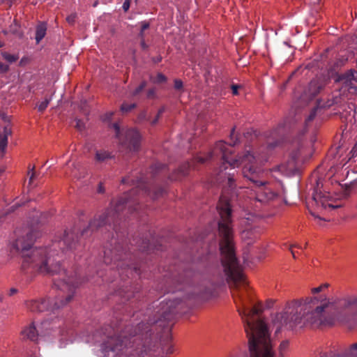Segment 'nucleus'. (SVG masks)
<instances>
[{"mask_svg": "<svg viewBox=\"0 0 357 357\" xmlns=\"http://www.w3.org/2000/svg\"><path fill=\"white\" fill-rule=\"evenodd\" d=\"M112 115H113V113H108V114H106V119H110L112 118Z\"/></svg>", "mask_w": 357, "mask_h": 357, "instance_id": "nucleus-52", "label": "nucleus"}, {"mask_svg": "<svg viewBox=\"0 0 357 357\" xmlns=\"http://www.w3.org/2000/svg\"><path fill=\"white\" fill-rule=\"evenodd\" d=\"M17 292V289H15V288H11V289H10V291H9L8 294H9V296H13V295L15 294Z\"/></svg>", "mask_w": 357, "mask_h": 357, "instance_id": "nucleus-49", "label": "nucleus"}, {"mask_svg": "<svg viewBox=\"0 0 357 357\" xmlns=\"http://www.w3.org/2000/svg\"><path fill=\"white\" fill-rule=\"evenodd\" d=\"M282 128L278 127L266 135V147H261L255 152L247 151L242 157L231 159L236 142L227 144L223 141L216 143L213 151L206 156L197 155L192 160L183 163L170 176L169 179L177 181L186 176L191 169H195L197 163L203 164L213 157L223 160L220 166L219 177L227 179V185L220 197L217 209L220 216L218 222V231L220 236V250L222 255V264L232 289V296L241 316L246 334H269L266 324L261 317L263 311L261 304L250 307L252 298L251 291L236 257L231 228V209L229 197H231L236 188V167L243 165V175L250 183V197L260 205H266L278 198V194L272 185L262 180L264 171L262 165L267 161L268 152L282 142Z\"/></svg>", "mask_w": 357, "mask_h": 357, "instance_id": "nucleus-1", "label": "nucleus"}, {"mask_svg": "<svg viewBox=\"0 0 357 357\" xmlns=\"http://www.w3.org/2000/svg\"><path fill=\"white\" fill-rule=\"evenodd\" d=\"M47 31V26L45 23H41L36 26V43H39L45 37Z\"/></svg>", "mask_w": 357, "mask_h": 357, "instance_id": "nucleus-17", "label": "nucleus"}, {"mask_svg": "<svg viewBox=\"0 0 357 357\" xmlns=\"http://www.w3.org/2000/svg\"><path fill=\"white\" fill-rule=\"evenodd\" d=\"M162 349L163 352H165L167 355L171 354L174 352L172 345L171 344H167L166 347H162Z\"/></svg>", "mask_w": 357, "mask_h": 357, "instance_id": "nucleus-31", "label": "nucleus"}, {"mask_svg": "<svg viewBox=\"0 0 357 357\" xmlns=\"http://www.w3.org/2000/svg\"><path fill=\"white\" fill-rule=\"evenodd\" d=\"M29 174H31L30 178H29V184H31L33 182V180L35 177L34 167H33L32 169H29Z\"/></svg>", "mask_w": 357, "mask_h": 357, "instance_id": "nucleus-39", "label": "nucleus"}, {"mask_svg": "<svg viewBox=\"0 0 357 357\" xmlns=\"http://www.w3.org/2000/svg\"><path fill=\"white\" fill-rule=\"evenodd\" d=\"M46 324H47L46 321L42 323L43 325H46Z\"/></svg>", "mask_w": 357, "mask_h": 357, "instance_id": "nucleus-59", "label": "nucleus"}, {"mask_svg": "<svg viewBox=\"0 0 357 357\" xmlns=\"http://www.w3.org/2000/svg\"><path fill=\"white\" fill-rule=\"evenodd\" d=\"M174 89L181 90L183 89V82L181 79L174 80Z\"/></svg>", "mask_w": 357, "mask_h": 357, "instance_id": "nucleus-34", "label": "nucleus"}, {"mask_svg": "<svg viewBox=\"0 0 357 357\" xmlns=\"http://www.w3.org/2000/svg\"><path fill=\"white\" fill-rule=\"evenodd\" d=\"M155 89H150L148 90L147 94H146L148 98H153L155 97Z\"/></svg>", "mask_w": 357, "mask_h": 357, "instance_id": "nucleus-37", "label": "nucleus"}, {"mask_svg": "<svg viewBox=\"0 0 357 357\" xmlns=\"http://www.w3.org/2000/svg\"><path fill=\"white\" fill-rule=\"evenodd\" d=\"M9 70V66L0 61V73H6Z\"/></svg>", "mask_w": 357, "mask_h": 357, "instance_id": "nucleus-33", "label": "nucleus"}, {"mask_svg": "<svg viewBox=\"0 0 357 357\" xmlns=\"http://www.w3.org/2000/svg\"><path fill=\"white\" fill-rule=\"evenodd\" d=\"M328 286H329V284L328 283L322 284L317 287L312 288L311 290V292L313 294L320 293V292L323 291L324 289H327L328 287Z\"/></svg>", "mask_w": 357, "mask_h": 357, "instance_id": "nucleus-27", "label": "nucleus"}, {"mask_svg": "<svg viewBox=\"0 0 357 357\" xmlns=\"http://www.w3.org/2000/svg\"><path fill=\"white\" fill-rule=\"evenodd\" d=\"M186 305L185 299L180 296L171 295L162 301L157 307L146 324L141 322L133 329L131 326H126L119 334L118 328L106 326L102 333L106 340L101 344L102 353H114L116 357H145L161 341L163 334L169 338L168 323L176 315L181 312Z\"/></svg>", "mask_w": 357, "mask_h": 357, "instance_id": "nucleus-3", "label": "nucleus"}, {"mask_svg": "<svg viewBox=\"0 0 357 357\" xmlns=\"http://www.w3.org/2000/svg\"><path fill=\"white\" fill-rule=\"evenodd\" d=\"M140 24H141V28H140L139 33L138 34V37L140 39H142V38H145V33L144 32L146 29H148L150 27V23L147 21H142V22H141Z\"/></svg>", "mask_w": 357, "mask_h": 357, "instance_id": "nucleus-21", "label": "nucleus"}, {"mask_svg": "<svg viewBox=\"0 0 357 357\" xmlns=\"http://www.w3.org/2000/svg\"><path fill=\"white\" fill-rule=\"evenodd\" d=\"M51 101V98H45L44 101L41 102L38 105V110L40 112H43L46 108L47 107L48 105L50 104Z\"/></svg>", "mask_w": 357, "mask_h": 357, "instance_id": "nucleus-26", "label": "nucleus"}, {"mask_svg": "<svg viewBox=\"0 0 357 357\" xmlns=\"http://www.w3.org/2000/svg\"><path fill=\"white\" fill-rule=\"evenodd\" d=\"M311 214L316 218H319V215H316L315 213L311 212Z\"/></svg>", "mask_w": 357, "mask_h": 357, "instance_id": "nucleus-55", "label": "nucleus"}, {"mask_svg": "<svg viewBox=\"0 0 357 357\" xmlns=\"http://www.w3.org/2000/svg\"><path fill=\"white\" fill-rule=\"evenodd\" d=\"M2 299H3L2 295L0 294V302H1Z\"/></svg>", "mask_w": 357, "mask_h": 357, "instance_id": "nucleus-58", "label": "nucleus"}, {"mask_svg": "<svg viewBox=\"0 0 357 357\" xmlns=\"http://www.w3.org/2000/svg\"><path fill=\"white\" fill-rule=\"evenodd\" d=\"M78 129L82 130L84 127V123L81 120H77L75 126Z\"/></svg>", "mask_w": 357, "mask_h": 357, "instance_id": "nucleus-44", "label": "nucleus"}, {"mask_svg": "<svg viewBox=\"0 0 357 357\" xmlns=\"http://www.w3.org/2000/svg\"><path fill=\"white\" fill-rule=\"evenodd\" d=\"M130 244L132 247H135L134 250H137L142 252H149L153 249V245L151 243L150 240L146 238L139 239L133 238L132 242H131Z\"/></svg>", "mask_w": 357, "mask_h": 357, "instance_id": "nucleus-11", "label": "nucleus"}, {"mask_svg": "<svg viewBox=\"0 0 357 357\" xmlns=\"http://www.w3.org/2000/svg\"><path fill=\"white\" fill-rule=\"evenodd\" d=\"M164 192V190L162 188L158 189L157 191H155L154 194V199H157L158 197L161 196Z\"/></svg>", "mask_w": 357, "mask_h": 357, "instance_id": "nucleus-41", "label": "nucleus"}, {"mask_svg": "<svg viewBox=\"0 0 357 357\" xmlns=\"http://www.w3.org/2000/svg\"><path fill=\"white\" fill-rule=\"evenodd\" d=\"M12 133L10 128L4 126L3 135H0V151H4L8 144V136Z\"/></svg>", "mask_w": 357, "mask_h": 357, "instance_id": "nucleus-16", "label": "nucleus"}, {"mask_svg": "<svg viewBox=\"0 0 357 357\" xmlns=\"http://www.w3.org/2000/svg\"><path fill=\"white\" fill-rule=\"evenodd\" d=\"M321 89V86H318V82L316 80H313L310 82L309 86V91L312 95L316 96Z\"/></svg>", "mask_w": 357, "mask_h": 357, "instance_id": "nucleus-19", "label": "nucleus"}, {"mask_svg": "<svg viewBox=\"0 0 357 357\" xmlns=\"http://www.w3.org/2000/svg\"><path fill=\"white\" fill-rule=\"evenodd\" d=\"M38 233L33 229H28L25 236L22 235L12 243L11 252H20L22 257L21 271L24 275L32 276L36 273L57 275L54 278V286L59 290L54 303L47 299L31 300L26 303L28 310L33 312H41L45 310L54 311L63 307L73 298L75 289L80 283L77 274L69 275L67 271L61 268L60 261L54 256H59L56 248H59L61 253L77 248L79 244L78 229L75 227L70 230H65L58 242H55L50 248H36L32 245Z\"/></svg>", "mask_w": 357, "mask_h": 357, "instance_id": "nucleus-2", "label": "nucleus"}, {"mask_svg": "<svg viewBox=\"0 0 357 357\" xmlns=\"http://www.w3.org/2000/svg\"><path fill=\"white\" fill-rule=\"evenodd\" d=\"M273 305V302L272 301L267 302V307H271Z\"/></svg>", "mask_w": 357, "mask_h": 357, "instance_id": "nucleus-53", "label": "nucleus"}, {"mask_svg": "<svg viewBox=\"0 0 357 357\" xmlns=\"http://www.w3.org/2000/svg\"><path fill=\"white\" fill-rule=\"evenodd\" d=\"M351 157L349 158V160L351 159V158L354 157L356 154H357V142L355 146L353 147L352 150L350 152Z\"/></svg>", "mask_w": 357, "mask_h": 357, "instance_id": "nucleus-40", "label": "nucleus"}, {"mask_svg": "<svg viewBox=\"0 0 357 357\" xmlns=\"http://www.w3.org/2000/svg\"><path fill=\"white\" fill-rule=\"evenodd\" d=\"M152 61L155 63H160L162 61V56H156V57H153L152 59Z\"/></svg>", "mask_w": 357, "mask_h": 357, "instance_id": "nucleus-47", "label": "nucleus"}, {"mask_svg": "<svg viewBox=\"0 0 357 357\" xmlns=\"http://www.w3.org/2000/svg\"><path fill=\"white\" fill-rule=\"evenodd\" d=\"M4 46V43L3 42L0 41V47H2Z\"/></svg>", "mask_w": 357, "mask_h": 357, "instance_id": "nucleus-57", "label": "nucleus"}, {"mask_svg": "<svg viewBox=\"0 0 357 357\" xmlns=\"http://www.w3.org/2000/svg\"><path fill=\"white\" fill-rule=\"evenodd\" d=\"M146 86V82L143 81L141 84L134 90L132 95L137 96L141 91H142Z\"/></svg>", "mask_w": 357, "mask_h": 357, "instance_id": "nucleus-29", "label": "nucleus"}, {"mask_svg": "<svg viewBox=\"0 0 357 357\" xmlns=\"http://www.w3.org/2000/svg\"><path fill=\"white\" fill-rule=\"evenodd\" d=\"M293 248H297L298 249H301V246L299 244H293V245H291L289 248L290 252H291V255H292V256H293V257L294 259H296V257L294 251L292 250Z\"/></svg>", "mask_w": 357, "mask_h": 357, "instance_id": "nucleus-35", "label": "nucleus"}, {"mask_svg": "<svg viewBox=\"0 0 357 357\" xmlns=\"http://www.w3.org/2000/svg\"><path fill=\"white\" fill-rule=\"evenodd\" d=\"M1 54L2 57L10 63L15 62L19 59L17 54H10L6 52H1Z\"/></svg>", "mask_w": 357, "mask_h": 357, "instance_id": "nucleus-20", "label": "nucleus"}, {"mask_svg": "<svg viewBox=\"0 0 357 357\" xmlns=\"http://www.w3.org/2000/svg\"><path fill=\"white\" fill-rule=\"evenodd\" d=\"M126 252L127 256H123V258H125L124 260H119V262L116 265V269L119 272V276L122 280H125V278H129V275H136L137 276H140L142 273L141 268H142V265L137 262H131L132 261V258H135V256H132L130 253L127 252V250L122 245V249L121 252Z\"/></svg>", "mask_w": 357, "mask_h": 357, "instance_id": "nucleus-8", "label": "nucleus"}, {"mask_svg": "<svg viewBox=\"0 0 357 357\" xmlns=\"http://www.w3.org/2000/svg\"><path fill=\"white\" fill-rule=\"evenodd\" d=\"M160 116H161V115H159V114L157 113V115L155 116V117L152 121H150L151 124L152 126H155L158 123Z\"/></svg>", "mask_w": 357, "mask_h": 357, "instance_id": "nucleus-43", "label": "nucleus"}, {"mask_svg": "<svg viewBox=\"0 0 357 357\" xmlns=\"http://www.w3.org/2000/svg\"><path fill=\"white\" fill-rule=\"evenodd\" d=\"M317 110H318L317 107H314L311 109L310 114L305 119L306 126H307L312 121L314 120V119L315 118V116L317 115Z\"/></svg>", "mask_w": 357, "mask_h": 357, "instance_id": "nucleus-24", "label": "nucleus"}, {"mask_svg": "<svg viewBox=\"0 0 357 357\" xmlns=\"http://www.w3.org/2000/svg\"><path fill=\"white\" fill-rule=\"evenodd\" d=\"M303 149V146L300 145L296 151H292L288 161L278 167L279 171L285 175L294 174L298 170V163L301 156Z\"/></svg>", "mask_w": 357, "mask_h": 357, "instance_id": "nucleus-10", "label": "nucleus"}, {"mask_svg": "<svg viewBox=\"0 0 357 357\" xmlns=\"http://www.w3.org/2000/svg\"><path fill=\"white\" fill-rule=\"evenodd\" d=\"M165 107H162L161 108L159 109V110L158 111V114H159V115H162L163 114V112H165Z\"/></svg>", "mask_w": 357, "mask_h": 357, "instance_id": "nucleus-50", "label": "nucleus"}, {"mask_svg": "<svg viewBox=\"0 0 357 357\" xmlns=\"http://www.w3.org/2000/svg\"><path fill=\"white\" fill-rule=\"evenodd\" d=\"M140 46L143 50H146L149 45L145 42V38L140 39Z\"/></svg>", "mask_w": 357, "mask_h": 357, "instance_id": "nucleus-38", "label": "nucleus"}, {"mask_svg": "<svg viewBox=\"0 0 357 357\" xmlns=\"http://www.w3.org/2000/svg\"><path fill=\"white\" fill-rule=\"evenodd\" d=\"M76 18H77V14L72 13L66 17V21L68 22V24H73L75 22Z\"/></svg>", "mask_w": 357, "mask_h": 357, "instance_id": "nucleus-30", "label": "nucleus"}, {"mask_svg": "<svg viewBox=\"0 0 357 357\" xmlns=\"http://www.w3.org/2000/svg\"><path fill=\"white\" fill-rule=\"evenodd\" d=\"M351 350H356L357 351V343H354L351 345Z\"/></svg>", "mask_w": 357, "mask_h": 357, "instance_id": "nucleus-51", "label": "nucleus"}, {"mask_svg": "<svg viewBox=\"0 0 357 357\" xmlns=\"http://www.w3.org/2000/svg\"><path fill=\"white\" fill-rule=\"evenodd\" d=\"M105 192V188L103 186V184L102 183H100L98 184V193H103Z\"/></svg>", "mask_w": 357, "mask_h": 357, "instance_id": "nucleus-46", "label": "nucleus"}, {"mask_svg": "<svg viewBox=\"0 0 357 357\" xmlns=\"http://www.w3.org/2000/svg\"><path fill=\"white\" fill-rule=\"evenodd\" d=\"M10 2H13L15 0H8Z\"/></svg>", "mask_w": 357, "mask_h": 357, "instance_id": "nucleus-60", "label": "nucleus"}, {"mask_svg": "<svg viewBox=\"0 0 357 357\" xmlns=\"http://www.w3.org/2000/svg\"><path fill=\"white\" fill-rule=\"evenodd\" d=\"M122 183H129V179L128 178H123L122 179Z\"/></svg>", "mask_w": 357, "mask_h": 357, "instance_id": "nucleus-54", "label": "nucleus"}, {"mask_svg": "<svg viewBox=\"0 0 357 357\" xmlns=\"http://www.w3.org/2000/svg\"><path fill=\"white\" fill-rule=\"evenodd\" d=\"M167 81V77L163 74L159 73L157 74L156 77L153 79V82L156 84L164 83Z\"/></svg>", "mask_w": 357, "mask_h": 357, "instance_id": "nucleus-28", "label": "nucleus"}, {"mask_svg": "<svg viewBox=\"0 0 357 357\" xmlns=\"http://www.w3.org/2000/svg\"><path fill=\"white\" fill-rule=\"evenodd\" d=\"M289 347V342L287 340L282 341L278 348L280 357H284V352Z\"/></svg>", "mask_w": 357, "mask_h": 357, "instance_id": "nucleus-23", "label": "nucleus"}, {"mask_svg": "<svg viewBox=\"0 0 357 357\" xmlns=\"http://www.w3.org/2000/svg\"><path fill=\"white\" fill-rule=\"evenodd\" d=\"M355 73H356L355 70H349L344 73L339 75L337 81L342 82L346 86H351L354 84V82H357Z\"/></svg>", "mask_w": 357, "mask_h": 357, "instance_id": "nucleus-12", "label": "nucleus"}, {"mask_svg": "<svg viewBox=\"0 0 357 357\" xmlns=\"http://www.w3.org/2000/svg\"><path fill=\"white\" fill-rule=\"evenodd\" d=\"M22 335H23V338L29 339L31 341H36L38 336V331L33 324H30L29 326L25 328L22 332Z\"/></svg>", "mask_w": 357, "mask_h": 357, "instance_id": "nucleus-15", "label": "nucleus"}, {"mask_svg": "<svg viewBox=\"0 0 357 357\" xmlns=\"http://www.w3.org/2000/svg\"><path fill=\"white\" fill-rule=\"evenodd\" d=\"M20 206V204H15L14 205H13L9 209V212H13L17 208H18L19 206Z\"/></svg>", "mask_w": 357, "mask_h": 357, "instance_id": "nucleus-48", "label": "nucleus"}, {"mask_svg": "<svg viewBox=\"0 0 357 357\" xmlns=\"http://www.w3.org/2000/svg\"><path fill=\"white\" fill-rule=\"evenodd\" d=\"M124 243L123 240H116L112 238L111 242L107 245L104 250V263L107 265H114L112 268H116V265L119 260H124L123 256L126 257V252H121L122 244Z\"/></svg>", "mask_w": 357, "mask_h": 357, "instance_id": "nucleus-7", "label": "nucleus"}, {"mask_svg": "<svg viewBox=\"0 0 357 357\" xmlns=\"http://www.w3.org/2000/svg\"><path fill=\"white\" fill-rule=\"evenodd\" d=\"M138 120L139 121H150L149 119L147 117V114H146V111H143V112H142L139 114Z\"/></svg>", "mask_w": 357, "mask_h": 357, "instance_id": "nucleus-32", "label": "nucleus"}, {"mask_svg": "<svg viewBox=\"0 0 357 357\" xmlns=\"http://www.w3.org/2000/svg\"><path fill=\"white\" fill-rule=\"evenodd\" d=\"M115 130L116 137L119 139L122 149L128 153H135L140 148L141 135L139 132L133 128L122 130L117 123L112 124Z\"/></svg>", "mask_w": 357, "mask_h": 357, "instance_id": "nucleus-6", "label": "nucleus"}, {"mask_svg": "<svg viewBox=\"0 0 357 357\" xmlns=\"http://www.w3.org/2000/svg\"><path fill=\"white\" fill-rule=\"evenodd\" d=\"M258 237V234L255 229H247L242 231L241 238L248 245L252 243Z\"/></svg>", "mask_w": 357, "mask_h": 357, "instance_id": "nucleus-14", "label": "nucleus"}, {"mask_svg": "<svg viewBox=\"0 0 357 357\" xmlns=\"http://www.w3.org/2000/svg\"><path fill=\"white\" fill-rule=\"evenodd\" d=\"M137 107L135 103L128 104L127 102H123L121 106V111L122 113H128L135 109Z\"/></svg>", "mask_w": 357, "mask_h": 357, "instance_id": "nucleus-22", "label": "nucleus"}, {"mask_svg": "<svg viewBox=\"0 0 357 357\" xmlns=\"http://www.w3.org/2000/svg\"><path fill=\"white\" fill-rule=\"evenodd\" d=\"M312 202L313 204H314L318 209L332 211L341 206L339 204H333L329 192H322L319 190V184L318 183L312 194Z\"/></svg>", "mask_w": 357, "mask_h": 357, "instance_id": "nucleus-9", "label": "nucleus"}, {"mask_svg": "<svg viewBox=\"0 0 357 357\" xmlns=\"http://www.w3.org/2000/svg\"><path fill=\"white\" fill-rule=\"evenodd\" d=\"M166 165L162 163H155L151 167V173L152 174V176H156L157 174H158L160 172L166 169Z\"/></svg>", "mask_w": 357, "mask_h": 357, "instance_id": "nucleus-18", "label": "nucleus"}, {"mask_svg": "<svg viewBox=\"0 0 357 357\" xmlns=\"http://www.w3.org/2000/svg\"><path fill=\"white\" fill-rule=\"evenodd\" d=\"M2 172H3V169H0V174H1Z\"/></svg>", "mask_w": 357, "mask_h": 357, "instance_id": "nucleus-61", "label": "nucleus"}, {"mask_svg": "<svg viewBox=\"0 0 357 357\" xmlns=\"http://www.w3.org/2000/svg\"><path fill=\"white\" fill-rule=\"evenodd\" d=\"M234 134V128H233V129L231 130V139H232V137H233Z\"/></svg>", "mask_w": 357, "mask_h": 357, "instance_id": "nucleus-56", "label": "nucleus"}, {"mask_svg": "<svg viewBox=\"0 0 357 357\" xmlns=\"http://www.w3.org/2000/svg\"><path fill=\"white\" fill-rule=\"evenodd\" d=\"M336 321L357 323V296H350L331 301L326 295L306 298L289 303L282 313L275 315V333L282 327L298 328L331 326Z\"/></svg>", "mask_w": 357, "mask_h": 357, "instance_id": "nucleus-4", "label": "nucleus"}, {"mask_svg": "<svg viewBox=\"0 0 357 357\" xmlns=\"http://www.w3.org/2000/svg\"><path fill=\"white\" fill-rule=\"evenodd\" d=\"M160 116H161V115H159V114L157 113V115L155 116V117L152 121H150L151 124L152 126H155L158 123Z\"/></svg>", "mask_w": 357, "mask_h": 357, "instance_id": "nucleus-42", "label": "nucleus"}, {"mask_svg": "<svg viewBox=\"0 0 357 357\" xmlns=\"http://www.w3.org/2000/svg\"><path fill=\"white\" fill-rule=\"evenodd\" d=\"M130 0H125V1L123 3L122 8L125 12H127L130 8Z\"/></svg>", "mask_w": 357, "mask_h": 357, "instance_id": "nucleus-36", "label": "nucleus"}, {"mask_svg": "<svg viewBox=\"0 0 357 357\" xmlns=\"http://www.w3.org/2000/svg\"><path fill=\"white\" fill-rule=\"evenodd\" d=\"M238 88H239V86L236 85V84H233L231 86L232 93L234 95H237L238 94Z\"/></svg>", "mask_w": 357, "mask_h": 357, "instance_id": "nucleus-45", "label": "nucleus"}, {"mask_svg": "<svg viewBox=\"0 0 357 357\" xmlns=\"http://www.w3.org/2000/svg\"><path fill=\"white\" fill-rule=\"evenodd\" d=\"M114 158L112 152L104 149H98L95 152L94 160L96 163H105Z\"/></svg>", "mask_w": 357, "mask_h": 357, "instance_id": "nucleus-13", "label": "nucleus"}, {"mask_svg": "<svg viewBox=\"0 0 357 357\" xmlns=\"http://www.w3.org/2000/svg\"><path fill=\"white\" fill-rule=\"evenodd\" d=\"M119 294L125 298L126 300H130L132 297H135V292L134 291H130V290L124 291V290H119Z\"/></svg>", "mask_w": 357, "mask_h": 357, "instance_id": "nucleus-25", "label": "nucleus"}, {"mask_svg": "<svg viewBox=\"0 0 357 357\" xmlns=\"http://www.w3.org/2000/svg\"><path fill=\"white\" fill-rule=\"evenodd\" d=\"M146 179V178L140 177L137 181L135 188L132 189L129 192L125 193L116 202H112L106 212L99 215L98 218H95L91 220L89 226L82 230L81 235L88 236L93 231L106 225L109 226L112 225L113 229H114L118 220L121 218V212L126 208L130 213L137 211L139 205L138 198L136 197L137 193L140 191L143 194H146L149 190Z\"/></svg>", "mask_w": 357, "mask_h": 357, "instance_id": "nucleus-5", "label": "nucleus"}]
</instances>
